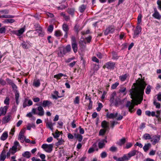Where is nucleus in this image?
Listing matches in <instances>:
<instances>
[{
    "label": "nucleus",
    "mask_w": 161,
    "mask_h": 161,
    "mask_svg": "<svg viewBox=\"0 0 161 161\" xmlns=\"http://www.w3.org/2000/svg\"><path fill=\"white\" fill-rule=\"evenodd\" d=\"M1 17L6 18H13L14 17V16L12 15H1Z\"/></svg>",
    "instance_id": "09e8293b"
},
{
    "label": "nucleus",
    "mask_w": 161,
    "mask_h": 161,
    "mask_svg": "<svg viewBox=\"0 0 161 161\" xmlns=\"http://www.w3.org/2000/svg\"><path fill=\"white\" fill-rule=\"evenodd\" d=\"M143 138H144L145 140H147V139H151L152 138L151 137V136L148 133H145V134L143 136Z\"/></svg>",
    "instance_id": "c9c22d12"
},
{
    "label": "nucleus",
    "mask_w": 161,
    "mask_h": 161,
    "mask_svg": "<svg viewBox=\"0 0 161 161\" xmlns=\"http://www.w3.org/2000/svg\"><path fill=\"white\" fill-rule=\"evenodd\" d=\"M110 123V126L112 128H113L114 127V125H116L118 123L117 122H115V121H111Z\"/></svg>",
    "instance_id": "bf43d9fd"
},
{
    "label": "nucleus",
    "mask_w": 161,
    "mask_h": 161,
    "mask_svg": "<svg viewBox=\"0 0 161 161\" xmlns=\"http://www.w3.org/2000/svg\"><path fill=\"white\" fill-rule=\"evenodd\" d=\"M151 144L150 143L145 144L143 147V149L145 152H147L151 147Z\"/></svg>",
    "instance_id": "a878e982"
},
{
    "label": "nucleus",
    "mask_w": 161,
    "mask_h": 161,
    "mask_svg": "<svg viewBox=\"0 0 161 161\" xmlns=\"http://www.w3.org/2000/svg\"><path fill=\"white\" fill-rule=\"evenodd\" d=\"M157 4L158 5V8L161 10V1L158 0L157 1Z\"/></svg>",
    "instance_id": "774afa93"
},
{
    "label": "nucleus",
    "mask_w": 161,
    "mask_h": 161,
    "mask_svg": "<svg viewBox=\"0 0 161 161\" xmlns=\"http://www.w3.org/2000/svg\"><path fill=\"white\" fill-rule=\"evenodd\" d=\"M132 144L131 143H127L126 144L125 148L126 149H128L131 147L132 146Z\"/></svg>",
    "instance_id": "052dcab7"
},
{
    "label": "nucleus",
    "mask_w": 161,
    "mask_h": 161,
    "mask_svg": "<svg viewBox=\"0 0 161 161\" xmlns=\"http://www.w3.org/2000/svg\"><path fill=\"white\" fill-rule=\"evenodd\" d=\"M63 75H64V74L61 73H60L57 75H54V77L58 79H60L61 77L63 76Z\"/></svg>",
    "instance_id": "de8ad7c7"
},
{
    "label": "nucleus",
    "mask_w": 161,
    "mask_h": 161,
    "mask_svg": "<svg viewBox=\"0 0 161 161\" xmlns=\"http://www.w3.org/2000/svg\"><path fill=\"white\" fill-rule=\"evenodd\" d=\"M106 129H101L99 132V136H103L104 134L106 131Z\"/></svg>",
    "instance_id": "79ce46f5"
},
{
    "label": "nucleus",
    "mask_w": 161,
    "mask_h": 161,
    "mask_svg": "<svg viewBox=\"0 0 161 161\" xmlns=\"http://www.w3.org/2000/svg\"><path fill=\"white\" fill-rule=\"evenodd\" d=\"M9 98L8 97H7L4 101V103L6 105H9Z\"/></svg>",
    "instance_id": "680f3d73"
},
{
    "label": "nucleus",
    "mask_w": 161,
    "mask_h": 161,
    "mask_svg": "<svg viewBox=\"0 0 161 161\" xmlns=\"http://www.w3.org/2000/svg\"><path fill=\"white\" fill-rule=\"evenodd\" d=\"M109 124L105 120L103 121L101 123L102 127L104 129H107L109 128Z\"/></svg>",
    "instance_id": "6ab92c4d"
},
{
    "label": "nucleus",
    "mask_w": 161,
    "mask_h": 161,
    "mask_svg": "<svg viewBox=\"0 0 161 161\" xmlns=\"http://www.w3.org/2000/svg\"><path fill=\"white\" fill-rule=\"evenodd\" d=\"M40 85V83L39 80L34 81L33 84V85L36 87H39Z\"/></svg>",
    "instance_id": "58836bf2"
},
{
    "label": "nucleus",
    "mask_w": 161,
    "mask_h": 161,
    "mask_svg": "<svg viewBox=\"0 0 161 161\" xmlns=\"http://www.w3.org/2000/svg\"><path fill=\"white\" fill-rule=\"evenodd\" d=\"M100 155L102 158H104L107 156V154L106 152H103L101 153Z\"/></svg>",
    "instance_id": "5fc2aeb1"
},
{
    "label": "nucleus",
    "mask_w": 161,
    "mask_h": 161,
    "mask_svg": "<svg viewBox=\"0 0 161 161\" xmlns=\"http://www.w3.org/2000/svg\"><path fill=\"white\" fill-rule=\"evenodd\" d=\"M8 137V132H4L2 135L0 137V139L1 140H5Z\"/></svg>",
    "instance_id": "cd10ccee"
},
{
    "label": "nucleus",
    "mask_w": 161,
    "mask_h": 161,
    "mask_svg": "<svg viewBox=\"0 0 161 161\" xmlns=\"http://www.w3.org/2000/svg\"><path fill=\"white\" fill-rule=\"evenodd\" d=\"M71 46L74 52L75 53H76L77 52L78 49L77 44V43H72Z\"/></svg>",
    "instance_id": "c756f323"
},
{
    "label": "nucleus",
    "mask_w": 161,
    "mask_h": 161,
    "mask_svg": "<svg viewBox=\"0 0 161 161\" xmlns=\"http://www.w3.org/2000/svg\"><path fill=\"white\" fill-rule=\"evenodd\" d=\"M37 109L38 112L37 113V115L40 116H42L44 114V111L43 107L41 106H39L37 108Z\"/></svg>",
    "instance_id": "f8f14e48"
},
{
    "label": "nucleus",
    "mask_w": 161,
    "mask_h": 161,
    "mask_svg": "<svg viewBox=\"0 0 161 161\" xmlns=\"http://www.w3.org/2000/svg\"><path fill=\"white\" fill-rule=\"evenodd\" d=\"M86 8V6L84 5H82L79 8L80 11L81 13L83 12Z\"/></svg>",
    "instance_id": "a19ab883"
},
{
    "label": "nucleus",
    "mask_w": 161,
    "mask_h": 161,
    "mask_svg": "<svg viewBox=\"0 0 161 161\" xmlns=\"http://www.w3.org/2000/svg\"><path fill=\"white\" fill-rule=\"evenodd\" d=\"M61 134H62V133L61 132L58 131V130H56L55 131V133H53V135L54 138H57Z\"/></svg>",
    "instance_id": "7c9ffc66"
},
{
    "label": "nucleus",
    "mask_w": 161,
    "mask_h": 161,
    "mask_svg": "<svg viewBox=\"0 0 161 161\" xmlns=\"http://www.w3.org/2000/svg\"><path fill=\"white\" fill-rule=\"evenodd\" d=\"M116 97V94L115 92H114L112 93L111 95L110 101L112 104H113L115 102V100Z\"/></svg>",
    "instance_id": "f3484780"
},
{
    "label": "nucleus",
    "mask_w": 161,
    "mask_h": 161,
    "mask_svg": "<svg viewBox=\"0 0 161 161\" xmlns=\"http://www.w3.org/2000/svg\"><path fill=\"white\" fill-rule=\"evenodd\" d=\"M64 48L67 53L70 52L71 50V46L70 45H67L65 47H64Z\"/></svg>",
    "instance_id": "a18cd8bd"
},
{
    "label": "nucleus",
    "mask_w": 161,
    "mask_h": 161,
    "mask_svg": "<svg viewBox=\"0 0 161 161\" xmlns=\"http://www.w3.org/2000/svg\"><path fill=\"white\" fill-rule=\"evenodd\" d=\"M12 116L10 114H8L7 116L4 117L2 119V122L3 124H6L11 119Z\"/></svg>",
    "instance_id": "9d476101"
},
{
    "label": "nucleus",
    "mask_w": 161,
    "mask_h": 161,
    "mask_svg": "<svg viewBox=\"0 0 161 161\" xmlns=\"http://www.w3.org/2000/svg\"><path fill=\"white\" fill-rule=\"evenodd\" d=\"M25 31V28L23 27L20 30L14 31V34L18 36H20Z\"/></svg>",
    "instance_id": "a211bd4d"
},
{
    "label": "nucleus",
    "mask_w": 161,
    "mask_h": 161,
    "mask_svg": "<svg viewBox=\"0 0 161 161\" xmlns=\"http://www.w3.org/2000/svg\"><path fill=\"white\" fill-rule=\"evenodd\" d=\"M138 153V152L136 150H132L129 152L127 155L128 160H129L131 157L134 156L137 154Z\"/></svg>",
    "instance_id": "6e6552de"
},
{
    "label": "nucleus",
    "mask_w": 161,
    "mask_h": 161,
    "mask_svg": "<svg viewBox=\"0 0 161 161\" xmlns=\"http://www.w3.org/2000/svg\"><path fill=\"white\" fill-rule=\"evenodd\" d=\"M126 88L125 87H124L123 86H121L120 87V89L119 90V91L120 92L122 93H123L125 92L126 91Z\"/></svg>",
    "instance_id": "e2e57ef3"
},
{
    "label": "nucleus",
    "mask_w": 161,
    "mask_h": 161,
    "mask_svg": "<svg viewBox=\"0 0 161 161\" xmlns=\"http://www.w3.org/2000/svg\"><path fill=\"white\" fill-rule=\"evenodd\" d=\"M129 76V75L127 74H125L123 75L119 76V80L122 81H125L126 79Z\"/></svg>",
    "instance_id": "393cba45"
},
{
    "label": "nucleus",
    "mask_w": 161,
    "mask_h": 161,
    "mask_svg": "<svg viewBox=\"0 0 161 161\" xmlns=\"http://www.w3.org/2000/svg\"><path fill=\"white\" fill-rule=\"evenodd\" d=\"M8 108V106H5L3 107H1L0 108V117L2 115H5Z\"/></svg>",
    "instance_id": "ddd939ff"
},
{
    "label": "nucleus",
    "mask_w": 161,
    "mask_h": 161,
    "mask_svg": "<svg viewBox=\"0 0 161 161\" xmlns=\"http://www.w3.org/2000/svg\"><path fill=\"white\" fill-rule=\"evenodd\" d=\"M51 104H52V103L51 102L48 100H45L43 101L42 105L43 107L45 108Z\"/></svg>",
    "instance_id": "4be33fe9"
},
{
    "label": "nucleus",
    "mask_w": 161,
    "mask_h": 161,
    "mask_svg": "<svg viewBox=\"0 0 161 161\" xmlns=\"http://www.w3.org/2000/svg\"><path fill=\"white\" fill-rule=\"evenodd\" d=\"M62 28L64 32H68L69 30L68 26L65 24H64L62 25Z\"/></svg>",
    "instance_id": "e433bc0d"
},
{
    "label": "nucleus",
    "mask_w": 161,
    "mask_h": 161,
    "mask_svg": "<svg viewBox=\"0 0 161 161\" xmlns=\"http://www.w3.org/2000/svg\"><path fill=\"white\" fill-rule=\"evenodd\" d=\"M80 97L79 96H76L74 100V103L75 104H79L80 103Z\"/></svg>",
    "instance_id": "ea45409f"
},
{
    "label": "nucleus",
    "mask_w": 161,
    "mask_h": 161,
    "mask_svg": "<svg viewBox=\"0 0 161 161\" xmlns=\"http://www.w3.org/2000/svg\"><path fill=\"white\" fill-rule=\"evenodd\" d=\"M22 147L20 145L19 142L17 141H15L14 143L13 146L10 148L11 150V154H12L15 153L17 151L20 150Z\"/></svg>",
    "instance_id": "f03ea898"
},
{
    "label": "nucleus",
    "mask_w": 161,
    "mask_h": 161,
    "mask_svg": "<svg viewBox=\"0 0 161 161\" xmlns=\"http://www.w3.org/2000/svg\"><path fill=\"white\" fill-rule=\"evenodd\" d=\"M54 94H52V96L53 98L54 99H57L58 98L61 97L62 96H60L58 95L59 93L57 91H55L54 92Z\"/></svg>",
    "instance_id": "5701e85b"
},
{
    "label": "nucleus",
    "mask_w": 161,
    "mask_h": 161,
    "mask_svg": "<svg viewBox=\"0 0 161 161\" xmlns=\"http://www.w3.org/2000/svg\"><path fill=\"white\" fill-rule=\"evenodd\" d=\"M53 26L52 25H50L48 27L47 30L50 32H52L53 31Z\"/></svg>",
    "instance_id": "13d9d810"
},
{
    "label": "nucleus",
    "mask_w": 161,
    "mask_h": 161,
    "mask_svg": "<svg viewBox=\"0 0 161 161\" xmlns=\"http://www.w3.org/2000/svg\"><path fill=\"white\" fill-rule=\"evenodd\" d=\"M53 144H44L42 146V148H43L46 152L50 153L53 150Z\"/></svg>",
    "instance_id": "20e7f679"
},
{
    "label": "nucleus",
    "mask_w": 161,
    "mask_h": 161,
    "mask_svg": "<svg viewBox=\"0 0 161 161\" xmlns=\"http://www.w3.org/2000/svg\"><path fill=\"white\" fill-rule=\"evenodd\" d=\"M151 86L148 85L147 86L146 90V93L147 94H149L151 92Z\"/></svg>",
    "instance_id": "49530a36"
},
{
    "label": "nucleus",
    "mask_w": 161,
    "mask_h": 161,
    "mask_svg": "<svg viewBox=\"0 0 161 161\" xmlns=\"http://www.w3.org/2000/svg\"><path fill=\"white\" fill-rule=\"evenodd\" d=\"M125 98L121 100L119 97H117L115 98V102L113 103L116 106H118L119 105L123 104L125 101Z\"/></svg>",
    "instance_id": "423d86ee"
},
{
    "label": "nucleus",
    "mask_w": 161,
    "mask_h": 161,
    "mask_svg": "<svg viewBox=\"0 0 161 161\" xmlns=\"http://www.w3.org/2000/svg\"><path fill=\"white\" fill-rule=\"evenodd\" d=\"M125 142V139L123 138L120 139L119 141L117 142V144L119 146H121L124 144Z\"/></svg>",
    "instance_id": "f704fd0d"
},
{
    "label": "nucleus",
    "mask_w": 161,
    "mask_h": 161,
    "mask_svg": "<svg viewBox=\"0 0 161 161\" xmlns=\"http://www.w3.org/2000/svg\"><path fill=\"white\" fill-rule=\"evenodd\" d=\"M6 158L5 151L4 150H3L0 155V161H4Z\"/></svg>",
    "instance_id": "b1692460"
},
{
    "label": "nucleus",
    "mask_w": 161,
    "mask_h": 161,
    "mask_svg": "<svg viewBox=\"0 0 161 161\" xmlns=\"http://www.w3.org/2000/svg\"><path fill=\"white\" fill-rule=\"evenodd\" d=\"M142 15L141 14H139L137 17V23L138 24H140L142 22Z\"/></svg>",
    "instance_id": "3c124183"
},
{
    "label": "nucleus",
    "mask_w": 161,
    "mask_h": 161,
    "mask_svg": "<svg viewBox=\"0 0 161 161\" xmlns=\"http://www.w3.org/2000/svg\"><path fill=\"white\" fill-rule=\"evenodd\" d=\"M115 63L112 61L106 63L103 67V68H107L109 69H114L115 67Z\"/></svg>",
    "instance_id": "39448f33"
},
{
    "label": "nucleus",
    "mask_w": 161,
    "mask_h": 161,
    "mask_svg": "<svg viewBox=\"0 0 161 161\" xmlns=\"http://www.w3.org/2000/svg\"><path fill=\"white\" fill-rule=\"evenodd\" d=\"M128 160V158H127V154L124 155L123 157L119 158L117 159V161H125Z\"/></svg>",
    "instance_id": "473e14b6"
},
{
    "label": "nucleus",
    "mask_w": 161,
    "mask_h": 161,
    "mask_svg": "<svg viewBox=\"0 0 161 161\" xmlns=\"http://www.w3.org/2000/svg\"><path fill=\"white\" fill-rule=\"evenodd\" d=\"M46 126L51 130L53 129V126L55 124V123H53L51 121H47L46 122Z\"/></svg>",
    "instance_id": "412c9836"
},
{
    "label": "nucleus",
    "mask_w": 161,
    "mask_h": 161,
    "mask_svg": "<svg viewBox=\"0 0 161 161\" xmlns=\"http://www.w3.org/2000/svg\"><path fill=\"white\" fill-rule=\"evenodd\" d=\"M147 84L142 80H140L137 83H134L130 91L131 97L132 102L128 101L126 106L128 108L129 111L133 112V109L135 105L140 104L143 100V95L144 89Z\"/></svg>",
    "instance_id": "f257e3e1"
},
{
    "label": "nucleus",
    "mask_w": 161,
    "mask_h": 161,
    "mask_svg": "<svg viewBox=\"0 0 161 161\" xmlns=\"http://www.w3.org/2000/svg\"><path fill=\"white\" fill-rule=\"evenodd\" d=\"M103 106L101 103H99L98 104V107H97L96 109L97 111H99L101 108H102Z\"/></svg>",
    "instance_id": "6e6d98bb"
},
{
    "label": "nucleus",
    "mask_w": 161,
    "mask_h": 161,
    "mask_svg": "<svg viewBox=\"0 0 161 161\" xmlns=\"http://www.w3.org/2000/svg\"><path fill=\"white\" fill-rule=\"evenodd\" d=\"M119 85V83L118 82H116L115 83L112 85L111 86V88L112 89H114L116 88Z\"/></svg>",
    "instance_id": "8fccbe9b"
},
{
    "label": "nucleus",
    "mask_w": 161,
    "mask_h": 161,
    "mask_svg": "<svg viewBox=\"0 0 161 161\" xmlns=\"http://www.w3.org/2000/svg\"><path fill=\"white\" fill-rule=\"evenodd\" d=\"M55 35L56 36H61L62 34L61 31H55Z\"/></svg>",
    "instance_id": "c03bdc74"
},
{
    "label": "nucleus",
    "mask_w": 161,
    "mask_h": 161,
    "mask_svg": "<svg viewBox=\"0 0 161 161\" xmlns=\"http://www.w3.org/2000/svg\"><path fill=\"white\" fill-rule=\"evenodd\" d=\"M21 44L24 48L27 49L31 46V44L29 42L27 41L26 42H23Z\"/></svg>",
    "instance_id": "dca6fc26"
},
{
    "label": "nucleus",
    "mask_w": 161,
    "mask_h": 161,
    "mask_svg": "<svg viewBox=\"0 0 161 161\" xmlns=\"http://www.w3.org/2000/svg\"><path fill=\"white\" fill-rule=\"evenodd\" d=\"M67 53L64 47H61L59 49V51L58 53V56L60 57H63Z\"/></svg>",
    "instance_id": "9b49d317"
},
{
    "label": "nucleus",
    "mask_w": 161,
    "mask_h": 161,
    "mask_svg": "<svg viewBox=\"0 0 161 161\" xmlns=\"http://www.w3.org/2000/svg\"><path fill=\"white\" fill-rule=\"evenodd\" d=\"M116 30L118 32H119L120 29H115L114 26L112 25H110L104 31V34L105 35H107L109 34H113L114 32Z\"/></svg>",
    "instance_id": "7ed1b4c3"
},
{
    "label": "nucleus",
    "mask_w": 161,
    "mask_h": 161,
    "mask_svg": "<svg viewBox=\"0 0 161 161\" xmlns=\"http://www.w3.org/2000/svg\"><path fill=\"white\" fill-rule=\"evenodd\" d=\"M15 98L16 100V102L17 104H18L19 101L18 99L19 97V92L17 91H15Z\"/></svg>",
    "instance_id": "4c0bfd02"
},
{
    "label": "nucleus",
    "mask_w": 161,
    "mask_h": 161,
    "mask_svg": "<svg viewBox=\"0 0 161 161\" xmlns=\"http://www.w3.org/2000/svg\"><path fill=\"white\" fill-rule=\"evenodd\" d=\"M58 141L55 143L56 146H58L61 145L63 144L64 142V140L62 138L60 139H58Z\"/></svg>",
    "instance_id": "2f4dec72"
},
{
    "label": "nucleus",
    "mask_w": 161,
    "mask_h": 161,
    "mask_svg": "<svg viewBox=\"0 0 161 161\" xmlns=\"http://www.w3.org/2000/svg\"><path fill=\"white\" fill-rule=\"evenodd\" d=\"M117 113H111L110 114L108 113L106 115V116L109 119H114L117 117Z\"/></svg>",
    "instance_id": "aec40b11"
},
{
    "label": "nucleus",
    "mask_w": 161,
    "mask_h": 161,
    "mask_svg": "<svg viewBox=\"0 0 161 161\" xmlns=\"http://www.w3.org/2000/svg\"><path fill=\"white\" fill-rule=\"evenodd\" d=\"M15 21L14 19H10L5 20L3 21V22L6 24L12 23L14 22Z\"/></svg>",
    "instance_id": "72a5a7b5"
},
{
    "label": "nucleus",
    "mask_w": 161,
    "mask_h": 161,
    "mask_svg": "<svg viewBox=\"0 0 161 161\" xmlns=\"http://www.w3.org/2000/svg\"><path fill=\"white\" fill-rule=\"evenodd\" d=\"M154 13L153 14V16L158 19H161V15L157 11L156 8H154Z\"/></svg>",
    "instance_id": "1a4fd4ad"
},
{
    "label": "nucleus",
    "mask_w": 161,
    "mask_h": 161,
    "mask_svg": "<svg viewBox=\"0 0 161 161\" xmlns=\"http://www.w3.org/2000/svg\"><path fill=\"white\" fill-rule=\"evenodd\" d=\"M141 31V28L139 26H137L134 31L133 38H135L138 36L139 33Z\"/></svg>",
    "instance_id": "0eeeda50"
},
{
    "label": "nucleus",
    "mask_w": 161,
    "mask_h": 161,
    "mask_svg": "<svg viewBox=\"0 0 161 161\" xmlns=\"http://www.w3.org/2000/svg\"><path fill=\"white\" fill-rule=\"evenodd\" d=\"M23 139L24 133L22 131H21L19 132V135L18 136V139L19 140H20V142H24Z\"/></svg>",
    "instance_id": "bb28decb"
},
{
    "label": "nucleus",
    "mask_w": 161,
    "mask_h": 161,
    "mask_svg": "<svg viewBox=\"0 0 161 161\" xmlns=\"http://www.w3.org/2000/svg\"><path fill=\"white\" fill-rule=\"evenodd\" d=\"M109 150L112 152H115L117 150V148L115 146H112L110 148Z\"/></svg>",
    "instance_id": "37998d69"
},
{
    "label": "nucleus",
    "mask_w": 161,
    "mask_h": 161,
    "mask_svg": "<svg viewBox=\"0 0 161 161\" xmlns=\"http://www.w3.org/2000/svg\"><path fill=\"white\" fill-rule=\"evenodd\" d=\"M153 104L156 106V107L157 108H160V104L159 103L157 102L156 101H154Z\"/></svg>",
    "instance_id": "4d7b16f0"
},
{
    "label": "nucleus",
    "mask_w": 161,
    "mask_h": 161,
    "mask_svg": "<svg viewBox=\"0 0 161 161\" xmlns=\"http://www.w3.org/2000/svg\"><path fill=\"white\" fill-rule=\"evenodd\" d=\"M107 141L106 139H103L99 142L98 144V147L99 149H102L104 147L105 143H107Z\"/></svg>",
    "instance_id": "2eb2a0df"
},
{
    "label": "nucleus",
    "mask_w": 161,
    "mask_h": 161,
    "mask_svg": "<svg viewBox=\"0 0 161 161\" xmlns=\"http://www.w3.org/2000/svg\"><path fill=\"white\" fill-rule=\"evenodd\" d=\"M22 155L24 157L29 158L31 156V153L29 152L25 151L22 153Z\"/></svg>",
    "instance_id": "c85d7f7f"
},
{
    "label": "nucleus",
    "mask_w": 161,
    "mask_h": 161,
    "mask_svg": "<svg viewBox=\"0 0 161 161\" xmlns=\"http://www.w3.org/2000/svg\"><path fill=\"white\" fill-rule=\"evenodd\" d=\"M40 157L42 159V161H47L45 159L46 156L44 154H41L40 155Z\"/></svg>",
    "instance_id": "603ef678"
},
{
    "label": "nucleus",
    "mask_w": 161,
    "mask_h": 161,
    "mask_svg": "<svg viewBox=\"0 0 161 161\" xmlns=\"http://www.w3.org/2000/svg\"><path fill=\"white\" fill-rule=\"evenodd\" d=\"M32 100L34 102L36 103L39 102L40 101V99L39 97H33Z\"/></svg>",
    "instance_id": "0e129e2a"
},
{
    "label": "nucleus",
    "mask_w": 161,
    "mask_h": 161,
    "mask_svg": "<svg viewBox=\"0 0 161 161\" xmlns=\"http://www.w3.org/2000/svg\"><path fill=\"white\" fill-rule=\"evenodd\" d=\"M92 60L93 62L97 63H99V60L96 57L94 56L92 57Z\"/></svg>",
    "instance_id": "338daca9"
},
{
    "label": "nucleus",
    "mask_w": 161,
    "mask_h": 161,
    "mask_svg": "<svg viewBox=\"0 0 161 161\" xmlns=\"http://www.w3.org/2000/svg\"><path fill=\"white\" fill-rule=\"evenodd\" d=\"M112 54L113 55L112 59H118L119 57L117 56L114 52H112Z\"/></svg>",
    "instance_id": "864d4df0"
},
{
    "label": "nucleus",
    "mask_w": 161,
    "mask_h": 161,
    "mask_svg": "<svg viewBox=\"0 0 161 161\" xmlns=\"http://www.w3.org/2000/svg\"><path fill=\"white\" fill-rule=\"evenodd\" d=\"M160 136L159 135H155L153 136V138L151 139V141L153 142V144H155L158 142L160 140Z\"/></svg>",
    "instance_id": "4468645a"
},
{
    "label": "nucleus",
    "mask_w": 161,
    "mask_h": 161,
    "mask_svg": "<svg viewBox=\"0 0 161 161\" xmlns=\"http://www.w3.org/2000/svg\"><path fill=\"white\" fill-rule=\"evenodd\" d=\"M71 43H77L76 42L75 38L74 36H72L71 37Z\"/></svg>",
    "instance_id": "69168bd1"
}]
</instances>
